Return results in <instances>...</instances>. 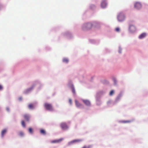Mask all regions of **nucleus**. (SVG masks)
<instances>
[{"label": "nucleus", "instance_id": "9d476101", "mask_svg": "<svg viewBox=\"0 0 148 148\" xmlns=\"http://www.w3.org/2000/svg\"><path fill=\"white\" fill-rule=\"evenodd\" d=\"M23 117L24 119L26 121H29L30 118V116L29 115L27 114H25V115H24Z\"/></svg>", "mask_w": 148, "mask_h": 148}, {"label": "nucleus", "instance_id": "2eb2a0df", "mask_svg": "<svg viewBox=\"0 0 148 148\" xmlns=\"http://www.w3.org/2000/svg\"><path fill=\"white\" fill-rule=\"evenodd\" d=\"M28 108L30 109H33L34 108V105L32 104H30L28 105Z\"/></svg>", "mask_w": 148, "mask_h": 148}, {"label": "nucleus", "instance_id": "4be33fe9", "mask_svg": "<svg viewBox=\"0 0 148 148\" xmlns=\"http://www.w3.org/2000/svg\"><path fill=\"white\" fill-rule=\"evenodd\" d=\"M114 93V91L113 90H111L110 93V95H112Z\"/></svg>", "mask_w": 148, "mask_h": 148}, {"label": "nucleus", "instance_id": "4468645a", "mask_svg": "<svg viewBox=\"0 0 148 148\" xmlns=\"http://www.w3.org/2000/svg\"><path fill=\"white\" fill-rule=\"evenodd\" d=\"M106 6V3L105 2H103L101 4V6L103 8H105Z\"/></svg>", "mask_w": 148, "mask_h": 148}, {"label": "nucleus", "instance_id": "412c9836", "mask_svg": "<svg viewBox=\"0 0 148 148\" xmlns=\"http://www.w3.org/2000/svg\"><path fill=\"white\" fill-rule=\"evenodd\" d=\"M29 132L30 133H32L33 132V130L32 128H29Z\"/></svg>", "mask_w": 148, "mask_h": 148}, {"label": "nucleus", "instance_id": "b1692460", "mask_svg": "<svg viewBox=\"0 0 148 148\" xmlns=\"http://www.w3.org/2000/svg\"><path fill=\"white\" fill-rule=\"evenodd\" d=\"M72 91L75 94V90L74 88H72Z\"/></svg>", "mask_w": 148, "mask_h": 148}, {"label": "nucleus", "instance_id": "bb28decb", "mask_svg": "<svg viewBox=\"0 0 148 148\" xmlns=\"http://www.w3.org/2000/svg\"><path fill=\"white\" fill-rule=\"evenodd\" d=\"M22 99V98L21 97H20L19 98V100L20 101Z\"/></svg>", "mask_w": 148, "mask_h": 148}, {"label": "nucleus", "instance_id": "cd10ccee", "mask_svg": "<svg viewBox=\"0 0 148 148\" xmlns=\"http://www.w3.org/2000/svg\"><path fill=\"white\" fill-rule=\"evenodd\" d=\"M82 148H88L86 146H84Z\"/></svg>", "mask_w": 148, "mask_h": 148}, {"label": "nucleus", "instance_id": "f8f14e48", "mask_svg": "<svg viewBox=\"0 0 148 148\" xmlns=\"http://www.w3.org/2000/svg\"><path fill=\"white\" fill-rule=\"evenodd\" d=\"M75 104L77 107H79L81 106L82 104L80 103L77 100H75Z\"/></svg>", "mask_w": 148, "mask_h": 148}, {"label": "nucleus", "instance_id": "9b49d317", "mask_svg": "<svg viewBox=\"0 0 148 148\" xmlns=\"http://www.w3.org/2000/svg\"><path fill=\"white\" fill-rule=\"evenodd\" d=\"M146 36V34L145 33H143L141 34L139 36L140 39H143Z\"/></svg>", "mask_w": 148, "mask_h": 148}, {"label": "nucleus", "instance_id": "6e6552de", "mask_svg": "<svg viewBox=\"0 0 148 148\" xmlns=\"http://www.w3.org/2000/svg\"><path fill=\"white\" fill-rule=\"evenodd\" d=\"M129 29L130 32H133L136 31V28L134 26L131 25Z\"/></svg>", "mask_w": 148, "mask_h": 148}, {"label": "nucleus", "instance_id": "f3484780", "mask_svg": "<svg viewBox=\"0 0 148 148\" xmlns=\"http://www.w3.org/2000/svg\"><path fill=\"white\" fill-rule=\"evenodd\" d=\"M40 133L43 135H45L46 134V132L45 130L42 129L40 130Z\"/></svg>", "mask_w": 148, "mask_h": 148}, {"label": "nucleus", "instance_id": "393cba45", "mask_svg": "<svg viewBox=\"0 0 148 148\" xmlns=\"http://www.w3.org/2000/svg\"><path fill=\"white\" fill-rule=\"evenodd\" d=\"M69 102L70 103V104H71V103H72V100L71 99H69Z\"/></svg>", "mask_w": 148, "mask_h": 148}, {"label": "nucleus", "instance_id": "5701e85b", "mask_svg": "<svg viewBox=\"0 0 148 148\" xmlns=\"http://www.w3.org/2000/svg\"><path fill=\"white\" fill-rule=\"evenodd\" d=\"M116 31L117 32H119L120 31V29L118 27H117L116 28Z\"/></svg>", "mask_w": 148, "mask_h": 148}, {"label": "nucleus", "instance_id": "a878e982", "mask_svg": "<svg viewBox=\"0 0 148 148\" xmlns=\"http://www.w3.org/2000/svg\"><path fill=\"white\" fill-rule=\"evenodd\" d=\"M3 87L2 86L0 85V90H1L2 89Z\"/></svg>", "mask_w": 148, "mask_h": 148}, {"label": "nucleus", "instance_id": "7ed1b4c3", "mask_svg": "<svg viewBox=\"0 0 148 148\" xmlns=\"http://www.w3.org/2000/svg\"><path fill=\"white\" fill-rule=\"evenodd\" d=\"M44 106L45 108L48 110L51 111L53 110L52 106L50 104L45 103L44 104Z\"/></svg>", "mask_w": 148, "mask_h": 148}, {"label": "nucleus", "instance_id": "c85d7f7f", "mask_svg": "<svg viewBox=\"0 0 148 148\" xmlns=\"http://www.w3.org/2000/svg\"><path fill=\"white\" fill-rule=\"evenodd\" d=\"M6 110L7 111H8L9 110V109L8 108H7Z\"/></svg>", "mask_w": 148, "mask_h": 148}, {"label": "nucleus", "instance_id": "f257e3e1", "mask_svg": "<svg viewBox=\"0 0 148 148\" xmlns=\"http://www.w3.org/2000/svg\"><path fill=\"white\" fill-rule=\"evenodd\" d=\"M92 26L91 23H88L84 24L83 26V29L84 31H87L90 29Z\"/></svg>", "mask_w": 148, "mask_h": 148}, {"label": "nucleus", "instance_id": "1a4fd4ad", "mask_svg": "<svg viewBox=\"0 0 148 148\" xmlns=\"http://www.w3.org/2000/svg\"><path fill=\"white\" fill-rule=\"evenodd\" d=\"M80 141H81V140H78V139L74 140L70 142H69L68 143V145H70L73 144V143H76L77 142H79Z\"/></svg>", "mask_w": 148, "mask_h": 148}, {"label": "nucleus", "instance_id": "0eeeda50", "mask_svg": "<svg viewBox=\"0 0 148 148\" xmlns=\"http://www.w3.org/2000/svg\"><path fill=\"white\" fill-rule=\"evenodd\" d=\"M82 101L84 103L86 106H89L90 105V101L88 100L83 99Z\"/></svg>", "mask_w": 148, "mask_h": 148}, {"label": "nucleus", "instance_id": "aec40b11", "mask_svg": "<svg viewBox=\"0 0 148 148\" xmlns=\"http://www.w3.org/2000/svg\"><path fill=\"white\" fill-rule=\"evenodd\" d=\"M21 123V125H22V126L23 127H25V123L24 121L23 120L22 121Z\"/></svg>", "mask_w": 148, "mask_h": 148}, {"label": "nucleus", "instance_id": "a211bd4d", "mask_svg": "<svg viewBox=\"0 0 148 148\" xmlns=\"http://www.w3.org/2000/svg\"><path fill=\"white\" fill-rule=\"evenodd\" d=\"M63 62L67 63L69 62V60L66 58H64L63 59Z\"/></svg>", "mask_w": 148, "mask_h": 148}, {"label": "nucleus", "instance_id": "6ab92c4d", "mask_svg": "<svg viewBox=\"0 0 148 148\" xmlns=\"http://www.w3.org/2000/svg\"><path fill=\"white\" fill-rule=\"evenodd\" d=\"M19 136L22 137L24 136V134L22 132H19Z\"/></svg>", "mask_w": 148, "mask_h": 148}, {"label": "nucleus", "instance_id": "dca6fc26", "mask_svg": "<svg viewBox=\"0 0 148 148\" xmlns=\"http://www.w3.org/2000/svg\"><path fill=\"white\" fill-rule=\"evenodd\" d=\"M132 120H127V121H121V122L123 123H130L132 122Z\"/></svg>", "mask_w": 148, "mask_h": 148}, {"label": "nucleus", "instance_id": "39448f33", "mask_svg": "<svg viewBox=\"0 0 148 148\" xmlns=\"http://www.w3.org/2000/svg\"><path fill=\"white\" fill-rule=\"evenodd\" d=\"M60 126L61 127L63 130H66L68 128V126L66 124L64 123H61Z\"/></svg>", "mask_w": 148, "mask_h": 148}, {"label": "nucleus", "instance_id": "20e7f679", "mask_svg": "<svg viewBox=\"0 0 148 148\" xmlns=\"http://www.w3.org/2000/svg\"><path fill=\"white\" fill-rule=\"evenodd\" d=\"M63 140V138H61L59 139H56L52 140L51 141V142L52 143H58L61 142Z\"/></svg>", "mask_w": 148, "mask_h": 148}, {"label": "nucleus", "instance_id": "423d86ee", "mask_svg": "<svg viewBox=\"0 0 148 148\" xmlns=\"http://www.w3.org/2000/svg\"><path fill=\"white\" fill-rule=\"evenodd\" d=\"M134 7L138 9L141 8V5L140 3L137 2L135 4Z\"/></svg>", "mask_w": 148, "mask_h": 148}, {"label": "nucleus", "instance_id": "f03ea898", "mask_svg": "<svg viewBox=\"0 0 148 148\" xmlns=\"http://www.w3.org/2000/svg\"><path fill=\"white\" fill-rule=\"evenodd\" d=\"M117 19L120 22L123 21L125 19V16L124 14L122 13H119L118 15Z\"/></svg>", "mask_w": 148, "mask_h": 148}, {"label": "nucleus", "instance_id": "ddd939ff", "mask_svg": "<svg viewBox=\"0 0 148 148\" xmlns=\"http://www.w3.org/2000/svg\"><path fill=\"white\" fill-rule=\"evenodd\" d=\"M7 130L6 129H4L2 130L1 132V136L3 137L4 134L6 133Z\"/></svg>", "mask_w": 148, "mask_h": 148}]
</instances>
